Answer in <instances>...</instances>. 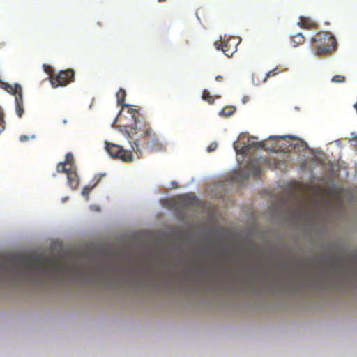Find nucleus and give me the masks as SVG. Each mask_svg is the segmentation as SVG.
<instances>
[{"instance_id":"obj_1","label":"nucleus","mask_w":357,"mask_h":357,"mask_svg":"<svg viewBox=\"0 0 357 357\" xmlns=\"http://www.w3.org/2000/svg\"><path fill=\"white\" fill-rule=\"evenodd\" d=\"M13 264L24 273L41 274L47 277L62 274L67 268L55 256L20 257L15 259Z\"/></svg>"},{"instance_id":"obj_2","label":"nucleus","mask_w":357,"mask_h":357,"mask_svg":"<svg viewBox=\"0 0 357 357\" xmlns=\"http://www.w3.org/2000/svg\"><path fill=\"white\" fill-rule=\"evenodd\" d=\"M141 128L137 130L141 137L142 143L145 145L146 149L150 153H156L165 150L163 144L159 139L156 133L152 130L150 125L146 122H142ZM140 142V139H139ZM141 146V144H139ZM140 151L142 149L140 148ZM141 153V151H138Z\"/></svg>"},{"instance_id":"obj_3","label":"nucleus","mask_w":357,"mask_h":357,"mask_svg":"<svg viewBox=\"0 0 357 357\" xmlns=\"http://www.w3.org/2000/svg\"><path fill=\"white\" fill-rule=\"evenodd\" d=\"M312 46L316 55H326L335 50L337 41L331 32H325L322 35L314 38L311 40Z\"/></svg>"},{"instance_id":"obj_4","label":"nucleus","mask_w":357,"mask_h":357,"mask_svg":"<svg viewBox=\"0 0 357 357\" xmlns=\"http://www.w3.org/2000/svg\"><path fill=\"white\" fill-rule=\"evenodd\" d=\"M141 121L137 119H132V123L130 125H124L123 126L116 125L113 123L112 126L113 128H118L119 131L123 136L128 140L132 149L134 151H140V145L139 139L135 137L137 134V130L141 128Z\"/></svg>"},{"instance_id":"obj_5","label":"nucleus","mask_w":357,"mask_h":357,"mask_svg":"<svg viewBox=\"0 0 357 357\" xmlns=\"http://www.w3.org/2000/svg\"><path fill=\"white\" fill-rule=\"evenodd\" d=\"M239 43V38L224 36L221 37L218 41L215 42L214 45L218 50H222L225 56L231 57L237 51Z\"/></svg>"},{"instance_id":"obj_6","label":"nucleus","mask_w":357,"mask_h":357,"mask_svg":"<svg viewBox=\"0 0 357 357\" xmlns=\"http://www.w3.org/2000/svg\"><path fill=\"white\" fill-rule=\"evenodd\" d=\"M105 149L113 158L119 159L125 162H130L133 160L132 151L124 149L123 146L106 142Z\"/></svg>"},{"instance_id":"obj_7","label":"nucleus","mask_w":357,"mask_h":357,"mask_svg":"<svg viewBox=\"0 0 357 357\" xmlns=\"http://www.w3.org/2000/svg\"><path fill=\"white\" fill-rule=\"evenodd\" d=\"M75 72L73 69L68 68L61 70L56 74L50 75V81L53 87L64 86L74 82Z\"/></svg>"},{"instance_id":"obj_8","label":"nucleus","mask_w":357,"mask_h":357,"mask_svg":"<svg viewBox=\"0 0 357 357\" xmlns=\"http://www.w3.org/2000/svg\"><path fill=\"white\" fill-rule=\"evenodd\" d=\"M116 96L117 104L121 107V109H126L127 113L131 116L132 119H137L139 118V111L131 107L130 105L124 103L126 96V91L123 89H119Z\"/></svg>"},{"instance_id":"obj_9","label":"nucleus","mask_w":357,"mask_h":357,"mask_svg":"<svg viewBox=\"0 0 357 357\" xmlns=\"http://www.w3.org/2000/svg\"><path fill=\"white\" fill-rule=\"evenodd\" d=\"M292 138L290 136H284V137H271L270 138L272 139H275L277 143V147L278 151H284L285 149H288L289 147H293L294 149L301 148L305 149L306 147V144L303 141H298L295 143H290L287 141V138Z\"/></svg>"},{"instance_id":"obj_10","label":"nucleus","mask_w":357,"mask_h":357,"mask_svg":"<svg viewBox=\"0 0 357 357\" xmlns=\"http://www.w3.org/2000/svg\"><path fill=\"white\" fill-rule=\"evenodd\" d=\"M264 142H250L248 141L247 144H244L243 146H241L238 143H235L234 144V147L237 153H241V154H245L247 153L251 149L255 148V147H264Z\"/></svg>"},{"instance_id":"obj_11","label":"nucleus","mask_w":357,"mask_h":357,"mask_svg":"<svg viewBox=\"0 0 357 357\" xmlns=\"http://www.w3.org/2000/svg\"><path fill=\"white\" fill-rule=\"evenodd\" d=\"M260 159H252L250 160L247 165L246 169L248 173V176H258L261 172Z\"/></svg>"},{"instance_id":"obj_12","label":"nucleus","mask_w":357,"mask_h":357,"mask_svg":"<svg viewBox=\"0 0 357 357\" xmlns=\"http://www.w3.org/2000/svg\"><path fill=\"white\" fill-rule=\"evenodd\" d=\"M69 172L67 174L68 183L72 189H76L79 185V177L77 174V169L75 170H68Z\"/></svg>"},{"instance_id":"obj_13","label":"nucleus","mask_w":357,"mask_h":357,"mask_svg":"<svg viewBox=\"0 0 357 357\" xmlns=\"http://www.w3.org/2000/svg\"><path fill=\"white\" fill-rule=\"evenodd\" d=\"M0 86L7 92L10 93V94L15 95V96L20 93L22 94V88L17 84H15L13 86L8 83L0 81Z\"/></svg>"},{"instance_id":"obj_14","label":"nucleus","mask_w":357,"mask_h":357,"mask_svg":"<svg viewBox=\"0 0 357 357\" xmlns=\"http://www.w3.org/2000/svg\"><path fill=\"white\" fill-rule=\"evenodd\" d=\"M66 165H69L71 167H73V165H75L74 157L72 153H68L66 155V159L64 162H59L57 165V172L66 171Z\"/></svg>"},{"instance_id":"obj_15","label":"nucleus","mask_w":357,"mask_h":357,"mask_svg":"<svg viewBox=\"0 0 357 357\" xmlns=\"http://www.w3.org/2000/svg\"><path fill=\"white\" fill-rule=\"evenodd\" d=\"M298 25L303 29L309 30L316 26V24L310 17H300Z\"/></svg>"},{"instance_id":"obj_16","label":"nucleus","mask_w":357,"mask_h":357,"mask_svg":"<svg viewBox=\"0 0 357 357\" xmlns=\"http://www.w3.org/2000/svg\"><path fill=\"white\" fill-rule=\"evenodd\" d=\"M15 110L19 117H22L24 113L22 94L20 93L15 96Z\"/></svg>"},{"instance_id":"obj_17","label":"nucleus","mask_w":357,"mask_h":357,"mask_svg":"<svg viewBox=\"0 0 357 357\" xmlns=\"http://www.w3.org/2000/svg\"><path fill=\"white\" fill-rule=\"evenodd\" d=\"M103 176H105V174L98 175V177L96 179V182H94L92 185L89 183V185L84 186L82 191V195L88 198L91 190L98 185V183L100 181Z\"/></svg>"},{"instance_id":"obj_18","label":"nucleus","mask_w":357,"mask_h":357,"mask_svg":"<svg viewBox=\"0 0 357 357\" xmlns=\"http://www.w3.org/2000/svg\"><path fill=\"white\" fill-rule=\"evenodd\" d=\"M305 37L302 33H298L291 37V43L292 45V47H296L298 45L304 43L305 42Z\"/></svg>"},{"instance_id":"obj_19","label":"nucleus","mask_w":357,"mask_h":357,"mask_svg":"<svg viewBox=\"0 0 357 357\" xmlns=\"http://www.w3.org/2000/svg\"><path fill=\"white\" fill-rule=\"evenodd\" d=\"M287 70V68H280L279 67H276L275 68L268 71L265 76L263 77L262 82H265L268 77H273L277 74L282 72H285Z\"/></svg>"},{"instance_id":"obj_20","label":"nucleus","mask_w":357,"mask_h":357,"mask_svg":"<svg viewBox=\"0 0 357 357\" xmlns=\"http://www.w3.org/2000/svg\"><path fill=\"white\" fill-rule=\"evenodd\" d=\"M235 107L232 106H226L220 112V115L222 116H229L235 112Z\"/></svg>"},{"instance_id":"obj_21","label":"nucleus","mask_w":357,"mask_h":357,"mask_svg":"<svg viewBox=\"0 0 357 357\" xmlns=\"http://www.w3.org/2000/svg\"><path fill=\"white\" fill-rule=\"evenodd\" d=\"M202 98L203 100L208 102L209 103H213L214 101V99L211 96L209 91L206 89L204 90L202 93Z\"/></svg>"},{"instance_id":"obj_22","label":"nucleus","mask_w":357,"mask_h":357,"mask_svg":"<svg viewBox=\"0 0 357 357\" xmlns=\"http://www.w3.org/2000/svg\"><path fill=\"white\" fill-rule=\"evenodd\" d=\"M346 80V78L343 75H335L332 79H331V81L333 82H335V83H343Z\"/></svg>"},{"instance_id":"obj_23","label":"nucleus","mask_w":357,"mask_h":357,"mask_svg":"<svg viewBox=\"0 0 357 357\" xmlns=\"http://www.w3.org/2000/svg\"><path fill=\"white\" fill-rule=\"evenodd\" d=\"M4 121L3 119V112H0V133L3 131L5 126H4Z\"/></svg>"},{"instance_id":"obj_24","label":"nucleus","mask_w":357,"mask_h":357,"mask_svg":"<svg viewBox=\"0 0 357 357\" xmlns=\"http://www.w3.org/2000/svg\"><path fill=\"white\" fill-rule=\"evenodd\" d=\"M217 148V144L216 143H211L208 147L207 151L208 152H211L215 150Z\"/></svg>"},{"instance_id":"obj_25","label":"nucleus","mask_w":357,"mask_h":357,"mask_svg":"<svg viewBox=\"0 0 357 357\" xmlns=\"http://www.w3.org/2000/svg\"><path fill=\"white\" fill-rule=\"evenodd\" d=\"M69 169H70V170H72V171H73V170L76 169L77 168H76L75 165H73V167L69 166V165H66V171H63V172H59V173H65V174H68V172H69L68 171Z\"/></svg>"},{"instance_id":"obj_26","label":"nucleus","mask_w":357,"mask_h":357,"mask_svg":"<svg viewBox=\"0 0 357 357\" xmlns=\"http://www.w3.org/2000/svg\"><path fill=\"white\" fill-rule=\"evenodd\" d=\"M252 81H253L254 84L256 85H258L260 84V81L259 80L257 75H255L253 77Z\"/></svg>"},{"instance_id":"obj_27","label":"nucleus","mask_w":357,"mask_h":357,"mask_svg":"<svg viewBox=\"0 0 357 357\" xmlns=\"http://www.w3.org/2000/svg\"><path fill=\"white\" fill-rule=\"evenodd\" d=\"M20 139L21 142H25L29 139V137H28V136L23 135L20 136Z\"/></svg>"},{"instance_id":"obj_28","label":"nucleus","mask_w":357,"mask_h":357,"mask_svg":"<svg viewBox=\"0 0 357 357\" xmlns=\"http://www.w3.org/2000/svg\"><path fill=\"white\" fill-rule=\"evenodd\" d=\"M280 293H289V291H279ZM293 293H295L294 294V296H298L299 294V293H301V291H292Z\"/></svg>"},{"instance_id":"obj_29","label":"nucleus","mask_w":357,"mask_h":357,"mask_svg":"<svg viewBox=\"0 0 357 357\" xmlns=\"http://www.w3.org/2000/svg\"><path fill=\"white\" fill-rule=\"evenodd\" d=\"M215 80L218 82H222L223 80V77L220 75L216 76Z\"/></svg>"},{"instance_id":"obj_30","label":"nucleus","mask_w":357,"mask_h":357,"mask_svg":"<svg viewBox=\"0 0 357 357\" xmlns=\"http://www.w3.org/2000/svg\"><path fill=\"white\" fill-rule=\"evenodd\" d=\"M222 293H225L224 294V296H228V293H231L232 291H222ZM238 293H242L243 291H238Z\"/></svg>"},{"instance_id":"obj_31","label":"nucleus","mask_w":357,"mask_h":357,"mask_svg":"<svg viewBox=\"0 0 357 357\" xmlns=\"http://www.w3.org/2000/svg\"><path fill=\"white\" fill-rule=\"evenodd\" d=\"M167 0H158V2H165Z\"/></svg>"},{"instance_id":"obj_32","label":"nucleus","mask_w":357,"mask_h":357,"mask_svg":"<svg viewBox=\"0 0 357 357\" xmlns=\"http://www.w3.org/2000/svg\"><path fill=\"white\" fill-rule=\"evenodd\" d=\"M271 293H273L274 291H271Z\"/></svg>"}]
</instances>
